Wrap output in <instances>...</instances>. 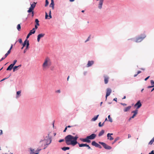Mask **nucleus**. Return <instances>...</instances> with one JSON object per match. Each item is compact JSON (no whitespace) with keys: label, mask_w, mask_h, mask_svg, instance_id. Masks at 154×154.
<instances>
[{"label":"nucleus","mask_w":154,"mask_h":154,"mask_svg":"<svg viewBox=\"0 0 154 154\" xmlns=\"http://www.w3.org/2000/svg\"><path fill=\"white\" fill-rule=\"evenodd\" d=\"M55 92L57 93H60V90H58L56 91Z\"/></svg>","instance_id":"obj_48"},{"label":"nucleus","mask_w":154,"mask_h":154,"mask_svg":"<svg viewBox=\"0 0 154 154\" xmlns=\"http://www.w3.org/2000/svg\"><path fill=\"white\" fill-rule=\"evenodd\" d=\"M85 146L88 147V149H91L90 147L89 146V145L87 144H86V145H85Z\"/></svg>","instance_id":"obj_42"},{"label":"nucleus","mask_w":154,"mask_h":154,"mask_svg":"<svg viewBox=\"0 0 154 154\" xmlns=\"http://www.w3.org/2000/svg\"><path fill=\"white\" fill-rule=\"evenodd\" d=\"M48 16L47 13L46 12V13H45V18L46 19H47Z\"/></svg>","instance_id":"obj_47"},{"label":"nucleus","mask_w":154,"mask_h":154,"mask_svg":"<svg viewBox=\"0 0 154 154\" xmlns=\"http://www.w3.org/2000/svg\"><path fill=\"white\" fill-rule=\"evenodd\" d=\"M101 122H100L98 124V125L99 127H102V125H101Z\"/></svg>","instance_id":"obj_53"},{"label":"nucleus","mask_w":154,"mask_h":154,"mask_svg":"<svg viewBox=\"0 0 154 154\" xmlns=\"http://www.w3.org/2000/svg\"><path fill=\"white\" fill-rule=\"evenodd\" d=\"M131 108V106H128L125 108L124 109V111L125 112H127V111H128Z\"/></svg>","instance_id":"obj_16"},{"label":"nucleus","mask_w":154,"mask_h":154,"mask_svg":"<svg viewBox=\"0 0 154 154\" xmlns=\"http://www.w3.org/2000/svg\"><path fill=\"white\" fill-rule=\"evenodd\" d=\"M79 146L80 147H82L84 146H85L86 145V144H80L79 143Z\"/></svg>","instance_id":"obj_34"},{"label":"nucleus","mask_w":154,"mask_h":154,"mask_svg":"<svg viewBox=\"0 0 154 154\" xmlns=\"http://www.w3.org/2000/svg\"><path fill=\"white\" fill-rule=\"evenodd\" d=\"M19 42L20 43H22V40L21 39H19L18 40Z\"/></svg>","instance_id":"obj_49"},{"label":"nucleus","mask_w":154,"mask_h":154,"mask_svg":"<svg viewBox=\"0 0 154 154\" xmlns=\"http://www.w3.org/2000/svg\"><path fill=\"white\" fill-rule=\"evenodd\" d=\"M121 104L122 105H123V106H126V105H127L125 103H121Z\"/></svg>","instance_id":"obj_58"},{"label":"nucleus","mask_w":154,"mask_h":154,"mask_svg":"<svg viewBox=\"0 0 154 154\" xmlns=\"http://www.w3.org/2000/svg\"><path fill=\"white\" fill-rule=\"evenodd\" d=\"M112 92V90L109 88H108L106 89V99H107L108 96H109Z\"/></svg>","instance_id":"obj_5"},{"label":"nucleus","mask_w":154,"mask_h":154,"mask_svg":"<svg viewBox=\"0 0 154 154\" xmlns=\"http://www.w3.org/2000/svg\"><path fill=\"white\" fill-rule=\"evenodd\" d=\"M117 98H116L113 99V100L115 101H116L117 102Z\"/></svg>","instance_id":"obj_64"},{"label":"nucleus","mask_w":154,"mask_h":154,"mask_svg":"<svg viewBox=\"0 0 154 154\" xmlns=\"http://www.w3.org/2000/svg\"><path fill=\"white\" fill-rule=\"evenodd\" d=\"M21 93V91H18L17 92V96H16V98H17L18 97V95H20V94Z\"/></svg>","instance_id":"obj_30"},{"label":"nucleus","mask_w":154,"mask_h":154,"mask_svg":"<svg viewBox=\"0 0 154 154\" xmlns=\"http://www.w3.org/2000/svg\"><path fill=\"white\" fill-rule=\"evenodd\" d=\"M103 0H97V1H99L98 7L100 9H101L102 8Z\"/></svg>","instance_id":"obj_11"},{"label":"nucleus","mask_w":154,"mask_h":154,"mask_svg":"<svg viewBox=\"0 0 154 154\" xmlns=\"http://www.w3.org/2000/svg\"><path fill=\"white\" fill-rule=\"evenodd\" d=\"M64 141V140L63 139H61V140H60L59 141V142L60 143H61V142H63Z\"/></svg>","instance_id":"obj_52"},{"label":"nucleus","mask_w":154,"mask_h":154,"mask_svg":"<svg viewBox=\"0 0 154 154\" xmlns=\"http://www.w3.org/2000/svg\"><path fill=\"white\" fill-rule=\"evenodd\" d=\"M104 133V130H102L98 134V136L100 137Z\"/></svg>","instance_id":"obj_21"},{"label":"nucleus","mask_w":154,"mask_h":154,"mask_svg":"<svg viewBox=\"0 0 154 154\" xmlns=\"http://www.w3.org/2000/svg\"><path fill=\"white\" fill-rule=\"evenodd\" d=\"M51 139L49 138L48 139L45 140H41L40 141V142H42V143H46V145H47L48 146L51 143Z\"/></svg>","instance_id":"obj_4"},{"label":"nucleus","mask_w":154,"mask_h":154,"mask_svg":"<svg viewBox=\"0 0 154 154\" xmlns=\"http://www.w3.org/2000/svg\"><path fill=\"white\" fill-rule=\"evenodd\" d=\"M131 137V135L130 134H128V138H130Z\"/></svg>","instance_id":"obj_61"},{"label":"nucleus","mask_w":154,"mask_h":154,"mask_svg":"<svg viewBox=\"0 0 154 154\" xmlns=\"http://www.w3.org/2000/svg\"><path fill=\"white\" fill-rule=\"evenodd\" d=\"M50 7H52V9H54V1H51V3L50 5Z\"/></svg>","instance_id":"obj_20"},{"label":"nucleus","mask_w":154,"mask_h":154,"mask_svg":"<svg viewBox=\"0 0 154 154\" xmlns=\"http://www.w3.org/2000/svg\"><path fill=\"white\" fill-rule=\"evenodd\" d=\"M67 127H66L65 128V129H64V130L63 131V132H65L66 131V130H67Z\"/></svg>","instance_id":"obj_57"},{"label":"nucleus","mask_w":154,"mask_h":154,"mask_svg":"<svg viewBox=\"0 0 154 154\" xmlns=\"http://www.w3.org/2000/svg\"><path fill=\"white\" fill-rule=\"evenodd\" d=\"M11 52V51H10V50H8V51L7 52L5 55V57H7L8 55Z\"/></svg>","instance_id":"obj_32"},{"label":"nucleus","mask_w":154,"mask_h":154,"mask_svg":"<svg viewBox=\"0 0 154 154\" xmlns=\"http://www.w3.org/2000/svg\"><path fill=\"white\" fill-rule=\"evenodd\" d=\"M35 28H33L29 32L31 35L35 33Z\"/></svg>","instance_id":"obj_23"},{"label":"nucleus","mask_w":154,"mask_h":154,"mask_svg":"<svg viewBox=\"0 0 154 154\" xmlns=\"http://www.w3.org/2000/svg\"><path fill=\"white\" fill-rule=\"evenodd\" d=\"M108 119H109V122H112V119L110 117V115H109L108 116Z\"/></svg>","instance_id":"obj_35"},{"label":"nucleus","mask_w":154,"mask_h":154,"mask_svg":"<svg viewBox=\"0 0 154 154\" xmlns=\"http://www.w3.org/2000/svg\"><path fill=\"white\" fill-rule=\"evenodd\" d=\"M21 66V65H20L18 66H15L13 67V71L14 72H15L16 70H17V68L19 67H20Z\"/></svg>","instance_id":"obj_19"},{"label":"nucleus","mask_w":154,"mask_h":154,"mask_svg":"<svg viewBox=\"0 0 154 154\" xmlns=\"http://www.w3.org/2000/svg\"><path fill=\"white\" fill-rule=\"evenodd\" d=\"M12 47H13V45L12 44L11 45V47H10V49H9V50H10V51H11V50L12 49Z\"/></svg>","instance_id":"obj_55"},{"label":"nucleus","mask_w":154,"mask_h":154,"mask_svg":"<svg viewBox=\"0 0 154 154\" xmlns=\"http://www.w3.org/2000/svg\"><path fill=\"white\" fill-rule=\"evenodd\" d=\"M28 42H29V41L28 40H27V39H26L24 41L23 44V47H24L26 45H27V44Z\"/></svg>","instance_id":"obj_27"},{"label":"nucleus","mask_w":154,"mask_h":154,"mask_svg":"<svg viewBox=\"0 0 154 154\" xmlns=\"http://www.w3.org/2000/svg\"><path fill=\"white\" fill-rule=\"evenodd\" d=\"M88 136H87L85 138H80V140L83 142H87L88 143H90L91 142V141L88 138Z\"/></svg>","instance_id":"obj_6"},{"label":"nucleus","mask_w":154,"mask_h":154,"mask_svg":"<svg viewBox=\"0 0 154 154\" xmlns=\"http://www.w3.org/2000/svg\"><path fill=\"white\" fill-rule=\"evenodd\" d=\"M151 83L152 85H154V82L153 80H151Z\"/></svg>","instance_id":"obj_43"},{"label":"nucleus","mask_w":154,"mask_h":154,"mask_svg":"<svg viewBox=\"0 0 154 154\" xmlns=\"http://www.w3.org/2000/svg\"><path fill=\"white\" fill-rule=\"evenodd\" d=\"M49 17H50V18H51L52 17L51 16V11H50L49 13Z\"/></svg>","instance_id":"obj_45"},{"label":"nucleus","mask_w":154,"mask_h":154,"mask_svg":"<svg viewBox=\"0 0 154 154\" xmlns=\"http://www.w3.org/2000/svg\"><path fill=\"white\" fill-rule=\"evenodd\" d=\"M49 2L48 0H46L45 6L46 7L48 5Z\"/></svg>","instance_id":"obj_39"},{"label":"nucleus","mask_w":154,"mask_h":154,"mask_svg":"<svg viewBox=\"0 0 154 154\" xmlns=\"http://www.w3.org/2000/svg\"><path fill=\"white\" fill-rule=\"evenodd\" d=\"M149 154H154V150L152 151L150 153H149Z\"/></svg>","instance_id":"obj_50"},{"label":"nucleus","mask_w":154,"mask_h":154,"mask_svg":"<svg viewBox=\"0 0 154 154\" xmlns=\"http://www.w3.org/2000/svg\"><path fill=\"white\" fill-rule=\"evenodd\" d=\"M90 38V36H89V37H88V38H87V39L86 40V41H85V42H87V41H88L89 40Z\"/></svg>","instance_id":"obj_51"},{"label":"nucleus","mask_w":154,"mask_h":154,"mask_svg":"<svg viewBox=\"0 0 154 154\" xmlns=\"http://www.w3.org/2000/svg\"><path fill=\"white\" fill-rule=\"evenodd\" d=\"M33 11V10H32L31 8H29V10L27 11V12L28 13L32 12V11Z\"/></svg>","instance_id":"obj_38"},{"label":"nucleus","mask_w":154,"mask_h":154,"mask_svg":"<svg viewBox=\"0 0 154 154\" xmlns=\"http://www.w3.org/2000/svg\"><path fill=\"white\" fill-rule=\"evenodd\" d=\"M97 144L98 143H97L95 141H92V143H91V144L93 146H94L95 147H96Z\"/></svg>","instance_id":"obj_24"},{"label":"nucleus","mask_w":154,"mask_h":154,"mask_svg":"<svg viewBox=\"0 0 154 154\" xmlns=\"http://www.w3.org/2000/svg\"><path fill=\"white\" fill-rule=\"evenodd\" d=\"M96 137V135L94 134H92L90 136H88V138L90 140L94 139Z\"/></svg>","instance_id":"obj_9"},{"label":"nucleus","mask_w":154,"mask_h":154,"mask_svg":"<svg viewBox=\"0 0 154 154\" xmlns=\"http://www.w3.org/2000/svg\"><path fill=\"white\" fill-rule=\"evenodd\" d=\"M41 150V149H38L36 150V151L37 152L36 153H38V154L39 153V152Z\"/></svg>","instance_id":"obj_44"},{"label":"nucleus","mask_w":154,"mask_h":154,"mask_svg":"<svg viewBox=\"0 0 154 154\" xmlns=\"http://www.w3.org/2000/svg\"><path fill=\"white\" fill-rule=\"evenodd\" d=\"M17 60H14L13 63L12 64H11V65H12L13 66H14L15 65V64L17 63Z\"/></svg>","instance_id":"obj_37"},{"label":"nucleus","mask_w":154,"mask_h":154,"mask_svg":"<svg viewBox=\"0 0 154 154\" xmlns=\"http://www.w3.org/2000/svg\"><path fill=\"white\" fill-rule=\"evenodd\" d=\"M2 134V130L0 131V135H1Z\"/></svg>","instance_id":"obj_59"},{"label":"nucleus","mask_w":154,"mask_h":154,"mask_svg":"<svg viewBox=\"0 0 154 154\" xmlns=\"http://www.w3.org/2000/svg\"><path fill=\"white\" fill-rule=\"evenodd\" d=\"M17 28L19 31H20L21 29V26L20 24H18L17 26Z\"/></svg>","instance_id":"obj_31"},{"label":"nucleus","mask_w":154,"mask_h":154,"mask_svg":"<svg viewBox=\"0 0 154 154\" xmlns=\"http://www.w3.org/2000/svg\"><path fill=\"white\" fill-rule=\"evenodd\" d=\"M154 142V137L152 138V139L149 142L148 144L149 145H152L153 143Z\"/></svg>","instance_id":"obj_29"},{"label":"nucleus","mask_w":154,"mask_h":154,"mask_svg":"<svg viewBox=\"0 0 154 154\" xmlns=\"http://www.w3.org/2000/svg\"><path fill=\"white\" fill-rule=\"evenodd\" d=\"M40 143L42 144V147H44V149H45L47 146V145H46V143H42V142Z\"/></svg>","instance_id":"obj_17"},{"label":"nucleus","mask_w":154,"mask_h":154,"mask_svg":"<svg viewBox=\"0 0 154 154\" xmlns=\"http://www.w3.org/2000/svg\"><path fill=\"white\" fill-rule=\"evenodd\" d=\"M149 76L146 77V78L145 79V81H146L149 77Z\"/></svg>","instance_id":"obj_56"},{"label":"nucleus","mask_w":154,"mask_h":154,"mask_svg":"<svg viewBox=\"0 0 154 154\" xmlns=\"http://www.w3.org/2000/svg\"><path fill=\"white\" fill-rule=\"evenodd\" d=\"M35 22L36 23L35 25H37L38 26H39V21L37 19H35Z\"/></svg>","instance_id":"obj_28"},{"label":"nucleus","mask_w":154,"mask_h":154,"mask_svg":"<svg viewBox=\"0 0 154 154\" xmlns=\"http://www.w3.org/2000/svg\"><path fill=\"white\" fill-rule=\"evenodd\" d=\"M153 86H154V85H153V86H149L148 87V88H152V87H153Z\"/></svg>","instance_id":"obj_63"},{"label":"nucleus","mask_w":154,"mask_h":154,"mask_svg":"<svg viewBox=\"0 0 154 154\" xmlns=\"http://www.w3.org/2000/svg\"><path fill=\"white\" fill-rule=\"evenodd\" d=\"M141 72V71H139L137 72V74H140V73Z\"/></svg>","instance_id":"obj_62"},{"label":"nucleus","mask_w":154,"mask_h":154,"mask_svg":"<svg viewBox=\"0 0 154 154\" xmlns=\"http://www.w3.org/2000/svg\"><path fill=\"white\" fill-rule=\"evenodd\" d=\"M30 150H31V153H34V152H33V151H34V149H30Z\"/></svg>","instance_id":"obj_46"},{"label":"nucleus","mask_w":154,"mask_h":154,"mask_svg":"<svg viewBox=\"0 0 154 154\" xmlns=\"http://www.w3.org/2000/svg\"><path fill=\"white\" fill-rule=\"evenodd\" d=\"M29 42H28L27 44V45L26 46V48L25 49V50L23 52L24 53H25L26 51L28 50V48H29Z\"/></svg>","instance_id":"obj_18"},{"label":"nucleus","mask_w":154,"mask_h":154,"mask_svg":"<svg viewBox=\"0 0 154 154\" xmlns=\"http://www.w3.org/2000/svg\"><path fill=\"white\" fill-rule=\"evenodd\" d=\"M32 35L29 32L28 33V35H27V36L26 37V38H28L30 35Z\"/></svg>","instance_id":"obj_41"},{"label":"nucleus","mask_w":154,"mask_h":154,"mask_svg":"<svg viewBox=\"0 0 154 154\" xmlns=\"http://www.w3.org/2000/svg\"><path fill=\"white\" fill-rule=\"evenodd\" d=\"M145 37V36H144L143 37H139L137 38L136 41V42H141Z\"/></svg>","instance_id":"obj_14"},{"label":"nucleus","mask_w":154,"mask_h":154,"mask_svg":"<svg viewBox=\"0 0 154 154\" xmlns=\"http://www.w3.org/2000/svg\"><path fill=\"white\" fill-rule=\"evenodd\" d=\"M78 137L77 136L74 137L70 135H68L65 137L66 143L67 145L74 146L78 143L77 140Z\"/></svg>","instance_id":"obj_1"},{"label":"nucleus","mask_w":154,"mask_h":154,"mask_svg":"<svg viewBox=\"0 0 154 154\" xmlns=\"http://www.w3.org/2000/svg\"><path fill=\"white\" fill-rule=\"evenodd\" d=\"M112 135L113 134L112 133H108L107 135L108 139H109L110 140H113V137L111 136V135Z\"/></svg>","instance_id":"obj_12"},{"label":"nucleus","mask_w":154,"mask_h":154,"mask_svg":"<svg viewBox=\"0 0 154 154\" xmlns=\"http://www.w3.org/2000/svg\"><path fill=\"white\" fill-rule=\"evenodd\" d=\"M94 63L93 61H89L88 62V63L87 64V67H89L91 66Z\"/></svg>","instance_id":"obj_15"},{"label":"nucleus","mask_w":154,"mask_h":154,"mask_svg":"<svg viewBox=\"0 0 154 154\" xmlns=\"http://www.w3.org/2000/svg\"><path fill=\"white\" fill-rule=\"evenodd\" d=\"M132 113H133L134 114L130 118V119H131V118H134L137 115L138 113V110L136 109L135 110L132 112Z\"/></svg>","instance_id":"obj_10"},{"label":"nucleus","mask_w":154,"mask_h":154,"mask_svg":"<svg viewBox=\"0 0 154 154\" xmlns=\"http://www.w3.org/2000/svg\"><path fill=\"white\" fill-rule=\"evenodd\" d=\"M36 4V3L34 2L33 3H32L31 5V6L34 8Z\"/></svg>","instance_id":"obj_33"},{"label":"nucleus","mask_w":154,"mask_h":154,"mask_svg":"<svg viewBox=\"0 0 154 154\" xmlns=\"http://www.w3.org/2000/svg\"><path fill=\"white\" fill-rule=\"evenodd\" d=\"M51 64V61L50 59L48 57H46L44 60L42 66L44 70L48 68Z\"/></svg>","instance_id":"obj_2"},{"label":"nucleus","mask_w":154,"mask_h":154,"mask_svg":"<svg viewBox=\"0 0 154 154\" xmlns=\"http://www.w3.org/2000/svg\"><path fill=\"white\" fill-rule=\"evenodd\" d=\"M119 137H116L115 139V140H114L113 143V144L114 143H115V142H116L117 140H119Z\"/></svg>","instance_id":"obj_36"},{"label":"nucleus","mask_w":154,"mask_h":154,"mask_svg":"<svg viewBox=\"0 0 154 154\" xmlns=\"http://www.w3.org/2000/svg\"><path fill=\"white\" fill-rule=\"evenodd\" d=\"M99 143L102 145L103 147L106 149H112L111 146H109L103 142H99Z\"/></svg>","instance_id":"obj_3"},{"label":"nucleus","mask_w":154,"mask_h":154,"mask_svg":"<svg viewBox=\"0 0 154 154\" xmlns=\"http://www.w3.org/2000/svg\"><path fill=\"white\" fill-rule=\"evenodd\" d=\"M69 149V147H64L62 148V149L63 151H66Z\"/></svg>","instance_id":"obj_26"},{"label":"nucleus","mask_w":154,"mask_h":154,"mask_svg":"<svg viewBox=\"0 0 154 154\" xmlns=\"http://www.w3.org/2000/svg\"><path fill=\"white\" fill-rule=\"evenodd\" d=\"M37 26L38 25H35V28H35V30L36 29H37V28H38V27H37Z\"/></svg>","instance_id":"obj_54"},{"label":"nucleus","mask_w":154,"mask_h":154,"mask_svg":"<svg viewBox=\"0 0 154 154\" xmlns=\"http://www.w3.org/2000/svg\"><path fill=\"white\" fill-rule=\"evenodd\" d=\"M6 57H2V59H1V60H0V61H1L3 60H4Z\"/></svg>","instance_id":"obj_60"},{"label":"nucleus","mask_w":154,"mask_h":154,"mask_svg":"<svg viewBox=\"0 0 154 154\" xmlns=\"http://www.w3.org/2000/svg\"><path fill=\"white\" fill-rule=\"evenodd\" d=\"M13 66H12V65L11 64L7 69V70H11L13 68Z\"/></svg>","instance_id":"obj_22"},{"label":"nucleus","mask_w":154,"mask_h":154,"mask_svg":"<svg viewBox=\"0 0 154 154\" xmlns=\"http://www.w3.org/2000/svg\"><path fill=\"white\" fill-rule=\"evenodd\" d=\"M45 35V34L43 33H42L38 34L37 36L38 42H39L40 41V38L43 37Z\"/></svg>","instance_id":"obj_8"},{"label":"nucleus","mask_w":154,"mask_h":154,"mask_svg":"<svg viewBox=\"0 0 154 154\" xmlns=\"http://www.w3.org/2000/svg\"><path fill=\"white\" fill-rule=\"evenodd\" d=\"M96 147H98V148H99L100 149L102 148V146H101L98 144H97Z\"/></svg>","instance_id":"obj_40"},{"label":"nucleus","mask_w":154,"mask_h":154,"mask_svg":"<svg viewBox=\"0 0 154 154\" xmlns=\"http://www.w3.org/2000/svg\"><path fill=\"white\" fill-rule=\"evenodd\" d=\"M98 116H99V115H98L94 116L93 118H92V121H95L97 119Z\"/></svg>","instance_id":"obj_25"},{"label":"nucleus","mask_w":154,"mask_h":154,"mask_svg":"<svg viewBox=\"0 0 154 154\" xmlns=\"http://www.w3.org/2000/svg\"><path fill=\"white\" fill-rule=\"evenodd\" d=\"M142 106V104H141L140 101H138L135 104L134 106L135 107H137V109H138L139 108Z\"/></svg>","instance_id":"obj_7"},{"label":"nucleus","mask_w":154,"mask_h":154,"mask_svg":"<svg viewBox=\"0 0 154 154\" xmlns=\"http://www.w3.org/2000/svg\"><path fill=\"white\" fill-rule=\"evenodd\" d=\"M104 81L105 83V84H107L108 83L109 78L108 76L107 75L104 76Z\"/></svg>","instance_id":"obj_13"}]
</instances>
